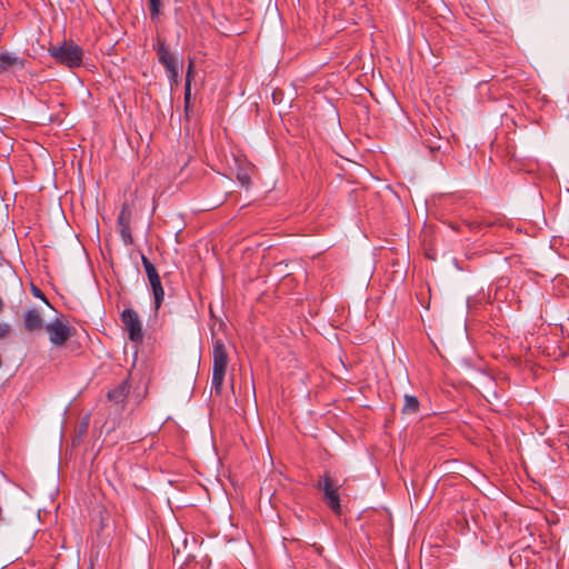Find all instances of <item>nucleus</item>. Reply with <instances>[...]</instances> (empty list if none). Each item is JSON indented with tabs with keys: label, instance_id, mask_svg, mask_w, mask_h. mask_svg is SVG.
<instances>
[{
	"label": "nucleus",
	"instance_id": "obj_20",
	"mask_svg": "<svg viewBox=\"0 0 569 569\" xmlns=\"http://www.w3.org/2000/svg\"><path fill=\"white\" fill-rule=\"evenodd\" d=\"M473 226H477L476 223H469V228L472 229Z\"/></svg>",
	"mask_w": 569,
	"mask_h": 569
},
{
	"label": "nucleus",
	"instance_id": "obj_11",
	"mask_svg": "<svg viewBox=\"0 0 569 569\" xmlns=\"http://www.w3.org/2000/svg\"><path fill=\"white\" fill-rule=\"evenodd\" d=\"M192 69H193V62L190 61L187 74H186V84H184V104L186 108H188L191 99V81H192Z\"/></svg>",
	"mask_w": 569,
	"mask_h": 569
},
{
	"label": "nucleus",
	"instance_id": "obj_19",
	"mask_svg": "<svg viewBox=\"0 0 569 569\" xmlns=\"http://www.w3.org/2000/svg\"><path fill=\"white\" fill-rule=\"evenodd\" d=\"M3 307H4V303H3L2 299L0 298V312L3 310Z\"/></svg>",
	"mask_w": 569,
	"mask_h": 569
},
{
	"label": "nucleus",
	"instance_id": "obj_16",
	"mask_svg": "<svg viewBox=\"0 0 569 569\" xmlns=\"http://www.w3.org/2000/svg\"><path fill=\"white\" fill-rule=\"evenodd\" d=\"M10 332V326L7 323H0V340L8 336Z\"/></svg>",
	"mask_w": 569,
	"mask_h": 569
},
{
	"label": "nucleus",
	"instance_id": "obj_18",
	"mask_svg": "<svg viewBox=\"0 0 569 569\" xmlns=\"http://www.w3.org/2000/svg\"><path fill=\"white\" fill-rule=\"evenodd\" d=\"M238 180L241 182V184L243 186H249L250 183V178L248 174H238Z\"/></svg>",
	"mask_w": 569,
	"mask_h": 569
},
{
	"label": "nucleus",
	"instance_id": "obj_15",
	"mask_svg": "<svg viewBox=\"0 0 569 569\" xmlns=\"http://www.w3.org/2000/svg\"><path fill=\"white\" fill-rule=\"evenodd\" d=\"M141 261H142V264L146 270L148 279L153 278L159 274L156 267L144 254H141Z\"/></svg>",
	"mask_w": 569,
	"mask_h": 569
},
{
	"label": "nucleus",
	"instance_id": "obj_4",
	"mask_svg": "<svg viewBox=\"0 0 569 569\" xmlns=\"http://www.w3.org/2000/svg\"><path fill=\"white\" fill-rule=\"evenodd\" d=\"M157 56L159 62L166 68L169 78L173 83H177L179 76V68L176 58L170 52L169 46L164 40L157 39Z\"/></svg>",
	"mask_w": 569,
	"mask_h": 569
},
{
	"label": "nucleus",
	"instance_id": "obj_2",
	"mask_svg": "<svg viewBox=\"0 0 569 569\" xmlns=\"http://www.w3.org/2000/svg\"><path fill=\"white\" fill-rule=\"evenodd\" d=\"M212 357L213 367L211 387L212 389H214L216 393H220L229 362L227 349L222 340L217 339L213 341Z\"/></svg>",
	"mask_w": 569,
	"mask_h": 569
},
{
	"label": "nucleus",
	"instance_id": "obj_9",
	"mask_svg": "<svg viewBox=\"0 0 569 569\" xmlns=\"http://www.w3.org/2000/svg\"><path fill=\"white\" fill-rule=\"evenodd\" d=\"M16 66L23 68L24 60L18 58L14 54H11V53H1L0 54V73H3Z\"/></svg>",
	"mask_w": 569,
	"mask_h": 569
},
{
	"label": "nucleus",
	"instance_id": "obj_7",
	"mask_svg": "<svg viewBox=\"0 0 569 569\" xmlns=\"http://www.w3.org/2000/svg\"><path fill=\"white\" fill-rule=\"evenodd\" d=\"M23 325L26 330L33 332L43 328V319L38 309L31 308L23 315Z\"/></svg>",
	"mask_w": 569,
	"mask_h": 569
},
{
	"label": "nucleus",
	"instance_id": "obj_17",
	"mask_svg": "<svg viewBox=\"0 0 569 569\" xmlns=\"http://www.w3.org/2000/svg\"><path fill=\"white\" fill-rule=\"evenodd\" d=\"M32 293H33L37 298H39V299H41L42 301H44L46 303H48V300H47V298L44 297V295L42 293V291H41L39 288H37L36 286H32Z\"/></svg>",
	"mask_w": 569,
	"mask_h": 569
},
{
	"label": "nucleus",
	"instance_id": "obj_10",
	"mask_svg": "<svg viewBox=\"0 0 569 569\" xmlns=\"http://www.w3.org/2000/svg\"><path fill=\"white\" fill-rule=\"evenodd\" d=\"M129 395V385L127 381H122L116 388L111 389L107 397L110 401L116 403H122Z\"/></svg>",
	"mask_w": 569,
	"mask_h": 569
},
{
	"label": "nucleus",
	"instance_id": "obj_3",
	"mask_svg": "<svg viewBox=\"0 0 569 569\" xmlns=\"http://www.w3.org/2000/svg\"><path fill=\"white\" fill-rule=\"evenodd\" d=\"M338 485L329 473H325L318 482V489L323 492V500L327 506L336 513H341Z\"/></svg>",
	"mask_w": 569,
	"mask_h": 569
},
{
	"label": "nucleus",
	"instance_id": "obj_13",
	"mask_svg": "<svg viewBox=\"0 0 569 569\" xmlns=\"http://www.w3.org/2000/svg\"><path fill=\"white\" fill-rule=\"evenodd\" d=\"M118 221L122 226L120 233L124 243L130 244L132 242V236L128 223L124 222L123 212H121V214L119 216Z\"/></svg>",
	"mask_w": 569,
	"mask_h": 569
},
{
	"label": "nucleus",
	"instance_id": "obj_8",
	"mask_svg": "<svg viewBox=\"0 0 569 569\" xmlns=\"http://www.w3.org/2000/svg\"><path fill=\"white\" fill-rule=\"evenodd\" d=\"M154 297V309L158 311L163 302L164 291L159 274L148 279Z\"/></svg>",
	"mask_w": 569,
	"mask_h": 569
},
{
	"label": "nucleus",
	"instance_id": "obj_5",
	"mask_svg": "<svg viewBox=\"0 0 569 569\" xmlns=\"http://www.w3.org/2000/svg\"><path fill=\"white\" fill-rule=\"evenodd\" d=\"M121 321L128 331L129 339L133 342H140L143 333L138 313L133 309L127 308L121 313Z\"/></svg>",
	"mask_w": 569,
	"mask_h": 569
},
{
	"label": "nucleus",
	"instance_id": "obj_6",
	"mask_svg": "<svg viewBox=\"0 0 569 569\" xmlns=\"http://www.w3.org/2000/svg\"><path fill=\"white\" fill-rule=\"evenodd\" d=\"M49 340L54 346H63L71 336V328L60 319H54L46 326Z\"/></svg>",
	"mask_w": 569,
	"mask_h": 569
},
{
	"label": "nucleus",
	"instance_id": "obj_14",
	"mask_svg": "<svg viewBox=\"0 0 569 569\" xmlns=\"http://www.w3.org/2000/svg\"><path fill=\"white\" fill-rule=\"evenodd\" d=\"M148 8L152 20H157L161 13L162 0H148Z\"/></svg>",
	"mask_w": 569,
	"mask_h": 569
},
{
	"label": "nucleus",
	"instance_id": "obj_1",
	"mask_svg": "<svg viewBox=\"0 0 569 569\" xmlns=\"http://www.w3.org/2000/svg\"><path fill=\"white\" fill-rule=\"evenodd\" d=\"M48 52L57 63L69 69L79 68L82 64L83 50L72 40H64L61 44L51 46Z\"/></svg>",
	"mask_w": 569,
	"mask_h": 569
},
{
	"label": "nucleus",
	"instance_id": "obj_12",
	"mask_svg": "<svg viewBox=\"0 0 569 569\" xmlns=\"http://www.w3.org/2000/svg\"><path fill=\"white\" fill-rule=\"evenodd\" d=\"M418 409H419V400L417 399V397L411 396V395H406L402 411L405 413H416L418 411Z\"/></svg>",
	"mask_w": 569,
	"mask_h": 569
}]
</instances>
